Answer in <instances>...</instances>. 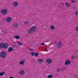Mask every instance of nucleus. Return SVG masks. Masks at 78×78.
Returning <instances> with one entry per match:
<instances>
[{
	"label": "nucleus",
	"mask_w": 78,
	"mask_h": 78,
	"mask_svg": "<svg viewBox=\"0 0 78 78\" xmlns=\"http://www.w3.org/2000/svg\"><path fill=\"white\" fill-rule=\"evenodd\" d=\"M36 26H32L28 30L29 34H33L34 32H35L36 31Z\"/></svg>",
	"instance_id": "f257e3e1"
},
{
	"label": "nucleus",
	"mask_w": 78,
	"mask_h": 78,
	"mask_svg": "<svg viewBox=\"0 0 78 78\" xmlns=\"http://www.w3.org/2000/svg\"><path fill=\"white\" fill-rule=\"evenodd\" d=\"M9 46V44L7 43H1L0 44V47L1 48H8Z\"/></svg>",
	"instance_id": "f03ea898"
},
{
	"label": "nucleus",
	"mask_w": 78,
	"mask_h": 78,
	"mask_svg": "<svg viewBox=\"0 0 78 78\" xmlns=\"http://www.w3.org/2000/svg\"><path fill=\"white\" fill-rule=\"evenodd\" d=\"M6 55V53L5 51H2L0 53V56L3 58H5Z\"/></svg>",
	"instance_id": "7ed1b4c3"
},
{
	"label": "nucleus",
	"mask_w": 78,
	"mask_h": 78,
	"mask_svg": "<svg viewBox=\"0 0 78 78\" xmlns=\"http://www.w3.org/2000/svg\"><path fill=\"white\" fill-rule=\"evenodd\" d=\"M2 12L3 15H5L7 14L8 12L6 9H3L2 11Z\"/></svg>",
	"instance_id": "20e7f679"
},
{
	"label": "nucleus",
	"mask_w": 78,
	"mask_h": 78,
	"mask_svg": "<svg viewBox=\"0 0 78 78\" xmlns=\"http://www.w3.org/2000/svg\"><path fill=\"white\" fill-rule=\"evenodd\" d=\"M13 5L15 8H17L18 6V2H13Z\"/></svg>",
	"instance_id": "39448f33"
},
{
	"label": "nucleus",
	"mask_w": 78,
	"mask_h": 78,
	"mask_svg": "<svg viewBox=\"0 0 78 78\" xmlns=\"http://www.w3.org/2000/svg\"><path fill=\"white\" fill-rule=\"evenodd\" d=\"M11 20H12V18L11 17H8L7 18L6 21L8 22H11Z\"/></svg>",
	"instance_id": "423d86ee"
},
{
	"label": "nucleus",
	"mask_w": 78,
	"mask_h": 78,
	"mask_svg": "<svg viewBox=\"0 0 78 78\" xmlns=\"http://www.w3.org/2000/svg\"><path fill=\"white\" fill-rule=\"evenodd\" d=\"M25 60H22L20 62H19V63L20 64L23 66L24 65V63H25Z\"/></svg>",
	"instance_id": "0eeeda50"
},
{
	"label": "nucleus",
	"mask_w": 78,
	"mask_h": 78,
	"mask_svg": "<svg viewBox=\"0 0 78 78\" xmlns=\"http://www.w3.org/2000/svg\"><path fill=\"white\" fill-rule=\"evenodd\" d=\"M70 64V61L69 60H67L65 62V65H69Z\"/></svg>",
	"instance_id": "6e6552de"
},
{
	"label": "nucleus",
	"mask_w": 78,
	"mask_h": 78,
	"mask_svg": "<svg viewBox=\"0 0 78 78\" xmlns=\"http://www.w3.org/2000/svg\"><path fill=\"white\" fill-rule=\"evenodd\" d=\"M13 26L15 28H17L18 27H19V25L18 23H15L13 24Z\"/></svg>",
	"instance_id": "1a4fd4ad"
},
{
	"label": "nucleus",
	"mask_w": 78,
	"mask_h": 78,
	"mask_svg": "<svg viewBox=\"0 0 78 78\" xmlns=\"http://www.w3.org/2000/svg\"><path fill=\"white\" fill-rule=\"evenodd\" d=\"M20 75H24V72L23 70H21L19 72Z\"/></svg>",
	"instance_id": "9d476101"
},
{
	"label": "nucleus",
	"mask_w": 78,
	"mask_h": 78,
	"mask_svg": "<svg viewBox=\"0 0 78 78\" xmlns=\"http://www.w3.org/2000/svg\"><path fill=\"white\" fill-rule=\"evenodd\" d=\"M46 61L47 62V63L48 64H50V63L51 62V59L50 58H48L47 59Z\"/></svg>",
	"instance_id": "9b49d317"
},
{
	"label": "nucleus",
	"mask_w": 78,
	"mask_h": 78,
	"mask_svg": "<svg viewBox=\"0 0 78 78\" xmlns=\"http://www.w3.org/2000/svg\"><path fill=\"white\" fill-rule=\"evenodd\" d=\"M8 51L9 52L12 51H13V48L11 47H10L9 48Z\"/></svg>",
	"instance_id": "f8f14e48"
},
{
	"label": "nucleus",
	"mask_w": 78,
	"mask_h": 78,
	"mask_svg": "<svg viewBox=\"0 0 78 78\" xmlns=\"http://www.w3.org/2000/svg\"><path fill=\"white\" fill-rule=\"evenodd\" d=\"M62 45V43L61 42H58V43L57 46L58 47H60Z\"/></svg>",
	"instance_id": "ddd939ff"
},
{
	"label": "nucleus",
	"mask_w": 78,
	"mask_h": 78,
	"mask_svg": "<svg viewBox=\"0 0 78 78\" xmlns=\"http://www.w3.org/2000/svg\"><path fill=\"white\" fill-rule=\"evenodd\" d=\"M14 37L16 39H20V37L18 36V35H15Z\"/></svg>",
	"instance_id": "4468645a"
},
{
	"label": "nucleus",
	"mask_w": 78,
	"mask_h": 78,
	"mask_svg": "<svg viewBox=\"0 0 78 78\" xmlns=\"http://www.w3.org/2000/svg\"><path fill=\"white\" fill-rule=\"evenodd\" d=\"M50 29L52 30H54L55 29V26H51Z\"/></svg>",
	"instance_id": "2eb2a0df"
},
{
	"label": "nucleus",
	"mask_w": 78,
	"mask_h": 78,
	"mask_svg": "<svg viewBox=\"0 0 78 78\" xmlns=\"http://www.w3.org/2000/svg\"><path fill=\"white\" fill-rule=\"evenodd\" d=\"M43 62V60H42V59H39L38 60V62L40 64H42V62Z\"/></svg>",
	"instance_id": "dca6fc26"
},
{
	"label": "nucleus",
	"mask_w": 78,
	"mask_h": 78,
	"mask_svg": "<svg viewBox=\"0 0 78 78\" xmlns=\"http://www.w3.org/2000/svg\"><path fill=\"white\" fill-rule=\"evenodd\" d=\"M66 7H67L68 8V7H69V6H70V4H69V3H68L67 2H66Z\"/></svg>",
	"instance_id": "f3484780"
},
{
	"label": "nucleus",
	"mask_w": 78,
	"mask_h": 78,
	"mask_svg": "<svg viewBox=\"0 0 78 78\" xmlns=\"http://www.w3.org/2000/svg\"><path fill=\"white\" fill-rule=\"evenodd\" d=\"M53 77V76L51 75H49L48 76L47 78H52Z\"/></svg>",
	"instance_id": "a211bd4d"
},
{
	"label": "nucleus",
	"mask_w": 78,
	"mask_h": 78,
	"mask_svg": "<svg viewBox=\"0 0 78 78\" xmlns=\"http://www.w3.org/2000/svg\"><path fill=\"white\" fill-rule=\"evenodd\" d=\"M4 74H5V72H4L1 73H0V76H2V75H4Z\"/></svg>",
	"instance_id": "6ab92c4d"
},
{
	"label": "nucleus",
	"mask_w": 78,
	"mask_h": 78,
	"mask_svg": "<svg viewBox=\"0 0 78 78\" xmlns=\"http://www.w3.org/2000/svg\"><path fill=\"white\" fill-rule=\"evenodd\" d=\"M24 25H28V21H26L24 23Z\"/></svg>",
	"instance_id": "aec40b11"
},
{
	"label": "nucleus",
	"mask_w": 78,
	"mask_h": 78,
	"mask_svg": "<svg viewBox=\"0 0 78 78\" xmlns=\"http://www.w3.org/2000/svg\"><path fill=\"white\" fill-rule=\"evenodd\" d=\"M38 53H36L34 54V55L36 57H37V56H38Z\"/></svg>",
	"instance_id": "412c9836"
},
{
	"label": "nucleus",
	"mask_w": 78,
	"mask_h": 78,
	"mask_svg": "<svg viewBox=\"0 0 78 78\" xmlns=\"http://www.w3.org/2000/svg\"><path fill=\"white\" fill-rule=\"evenodd\" d=\"M76 31H78V26H77L76 27Z\"/></svg>",
	"instance_id": "4be33fe9"
},
{
	"label": "nucleus",
	"mask_w": 78,
	"mask_h": 78,
	"mask_svg": "<svg viewBox=\"0 0 78 78\" xmlns=\"http://www.w3.org/2000/svg\"><path fill=\"white\" fill-rule=\"evenodd\" d=\"M31 55L32 56H34V52H31Z\"/></svg>",
	"instance_id": "5701e85b"
},
{
	"label": "nucleus",
	"mask_w": 78,
	"mask_h": 78,
	"mask_svg": "<svg viewBox=\"0 0 78 78\" xmlns=\"http://www.w3.org/2000/svg\"><path fill=\"white\" fill-rule=\"evenodd\" d=\"M75 15H78V12H76L75 13Z\"/></svg>",
	"instance_id": "b1692460"
},
{
	"label": "nucleus",
	"mask_w": 78,
	"mask_h": 78,
	"mask_svg": "<svg viewBox=\"0 0 78 78\" xmlns=\"http://www.w3.org/2000/svg\"><path fill=\"white\" fill-rule=\"evenodd\" d=\"M22 45V43H18V45L19 46H20V45Z\"/></svg>",
	"instance_id": "393cba45"
},
{
	"label": "nucleus",
	"mask_w": 78,
	"mask_h": 78,
	"mask_svg": "<svg viewBox=\"0 0 78 78\" xmlns=\"http://www.w3.org/2000/svg\"><path fill=\"white\" fill-rule=\"evenodd\" d=\"M71 2L72 3H75V0H72Z\"/></svg>",
	"instance_id": "a878e982"
},
{
	"label": "nucleus",
	"mask_w": 78,
	"mask_h": 78,
	"mask_svg": "<svg viewBox=\"0 0 78 78\" xmlns=\"http://www.w3.org/2000/svg\"><path fill=\"white\" fill-rule=\"evenodd\" d=\"M2 33H6V31L5 30H2Z\"/></svg>",
	"instance_id": "bb28decb"
},
{
	"label": "nucleus",
	"mask_w": 78,
	"mask_h": 78,
	"mask_svg": "<svg viewBox=\"0 0 78 78\" xmlns=\"http://www.w3.org/2000/svg\"><path fill=\"white\" fill-rule=\"evenodd\" d=\"M57 71L58 72H59V71H60V70L59 69H57Z\"/></svg>",
	"instance_id": "cd10ccee"
},
{
	"label": "nucleus",
	"mask_w": 78,
	"mask_h": 78,
	"mask_svg": "<svg viewBox=\"0 0 78 78\" xmlns=\"http://www.w3.org/2000/svg\"><path fill=\"white\" fill-rule=\"evenodd\" d=\"M41 45H44V43H41Z\"/></svg>",
	"instance_id": "c85d7f7f"
},
{
	"label": "nucleus",
	"mask_w": 78,
	"mask_h": 78,
	"mask_svg": "<svg viewBox=\"0 0 78 78\" xmlns=\"http://www.w3.org/2000/svg\"><path fill=\"white\" fill-rule=\"evenodd\" d=\"M45 51H46V50H47V48H45V50H44Z\"/></svg>",
	"instance_id": "c756f323"
},
{
	"label": "nucleus",
	"mask_w": 78,
	"mask_h": 78,
	"mask_svg": "<svg viewBox=\"0 0 78 78\" xmlns=\"http://www.w3.org/2000/svg\"><path fill=\"white\" fill-rule=\"evenodd\" d=\"M9 78H14L12 76H10V77Z\"/></svg>",
	"instance_id": "7c9ffc66"
},
{
	"label": "nucleus",
	"mask_w": 78,
	"mask_h": 78,
	"mask_svg": "<svg viewBox=\"0 0 78 78\" xmlns=\"http://www.w3.org/2000/svg\"><path fill=\"white\" fill-rule=\"evenodd\" d=\"M64 4H62V6H64Z\"/></svg>",
	"instance_id": "2f4dec72"
},
{
	"label": "nucleus",
	"mask_w": 78,
	"mask_h": 78,
	"mask_svg": "<svg viewBox=\"0 0 78 78\" xmlns=\"http://www.w3.org/2000/svg\"><path fill=\"white\" fill-rule=\"evenodd\" d=\"M72 57L73 58H74V57L73 56H72Z\"/></svg>",
	"instance_id": "473e14b6"
},
{
	"label": "nucleus",
	"mask_w": 78,
	"mask_h": 78,
	"mask_svg": "<svg viewBox=\"0 0 78 78\" xmlns=\"http://www.w3.org/2000/svg\"><path fill=\"white\" fill-rule=\"evenodd\" d=\"M52 48H51V49H52Z\"/></svg>",
	"instance_id": "72a5a7b5"
},
{
	"label": "nucleus",
	"mask_w": 78,
	"mask_h": 78,
	"mask_svg": "<svg viewBox=\"0 0 78 78\" xmlns=\"http://www.w3.org/2000/svg\"><path fill=\"white\" fill-rule=\"evenodd\" d=\"M76 57H77V58H78V56H77Z\"/></svg>",
	"instance_id": "f704fd0d"
},
{
	"label": "nucleus",
	"mask_w": 78,
	"mask_h": 78,
	"mask_svg": "<svg viewBox=\"0 0 78 78\" xmlns=\"http://www.w3.org/2000/svg\"><path fill=\"white\" fill-rule=\"evenodd\" d=\"M77 78H78V77Z\"/></svg>",
	"instance_id": "c9c22d12"
}]
</instances>
